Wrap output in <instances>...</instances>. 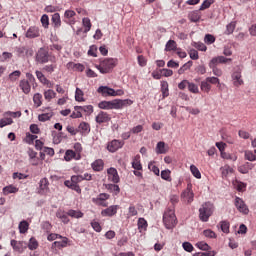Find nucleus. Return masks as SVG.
Here are the masks:
<instances>
[{
    "instance_id": "nucleus-13",
    "label": "nucleus",
    "mask_w": 256,
    "mask_h": 256,
    "mask_svg": "<svg viewBox=\"0 0 256 256\" xmlns=\"http://www.w3.org/2000/svg\"><path fill=\"white\" fill-rule=\"evenodd\" d=\"M40 35L39 27L32 26L26 31L25 37H27V39H35Z\"/></svg>"
},
{
    "instance_id": "nucleus-12",
    "label": "nucleus",
    "mask_w": 256,
    "mask_h": 256,
    "mask_svg": "<svg viewBox=\"0 0 256 256\" xmlns=\"http://www.w3.org/2000/svg\"><path fill=\"white\" fill-rule=\"evenodd\" d=\"M108 174V180L111 181L112 183H119L120 178H119V173L117 172V169L111 167L107 170Z\"/></svg>"
},
{
    "instance_id": "nucleus-33",
    "label": "nucleus",
    "mask_w": 256,
    "mask_h": 256,
    "mask_svg": "<svg viewBox=\"0 0 256 256\" xmlns=\"http://www.w3.org/2000/svg\"><path fill=\"white\" fill-rule=\"evenodd\" d=\"M238 171H239V173H242L243 175L249 173V171H251V163L247 162V163L241 165L240 167H238Z\"/></svg>"
},
{
    "instance_id": "nucleus-10",
    "label": "nucleus",
    "mask_w": 256,
    "mask_h": 256,
    "mask_svg": "<svg viewBox=\"0 0 256 256\" xmlns=\"http://www.w3.org/2000/svg\"><path fill=\"white\" fill-rule=\"evenodd\" d=\"M45 193H49V180L42 178L39 182L38 194L45 195Z\"/></svg>"
},
{
    "instance_id": "nucleus-50",
    "label": "nucleus",
    "mask_w": 256,
    "mask_h": 256,
    "mask_svg": "<svg viewBox=\"0 0 256 256\" xmlns=\"http://www.w3.org/2000/svg\"><path fill=\"white\" fill-rule=\"evenodd\" d=\"M196 247H198V249L201 251H209V249H211V246H209L207 242H198L196 243Z\"/></svg>"
},
{
    "instance_id": "nucleus-21",
    "label": "nucleus",
    "mask_w": 256,
    "mask_h": 256,
    "mask_svg": "<svg viewBox=\"0 0 256 256\" xmlns=\"http://www.w3.org/2000/svg\"><path fill=\"white\" fill-rule=\"evenodd\" d=\"M51 21L54 29H59V27H61V15L59 13H54Z\"/></svg>"
},
{
    "instance_id": "nucleus-16",
    "label": "nucleus",
    "mask_w": 256,
    "mask_h": 256,
    "mask_svg": "<svg viewBox=\"0 0 256 256\" xmlns=\"http://www.w3.org/2000/svg\"><path fill=\"white\" fill-rule=\"evenodd\" d=\"M19 87L25 95H29L31 93V84L29 83V80L22 79L19 82Z\"/></svg>"
},
{
    "instance_id": "nucleus-14",
    "label": "nucleus",
    "mask_w": 256,
    "mask_h": 256,
    "mask_svg": "<svg viewBox=\"0 0 256 256\" xmlns=\"http://www.w3.org/2000/svg\"><path fill=\"white\" fill-rule=\"evenodd\" d=\"M117 209H119V206L112 205V206L102 210L101 215H102V217H113V215L117 214Z\"/></svg>"
},
{
    "instance_id": "nucleus-24",
    "label": "nucleus",
    "mask_w": 256,
    "mask_h": 256,
    "mask_svg": "<svg viewBox=\"0 0 256 256\" xmlns=\"http://www.w3.org/2000/svg\"><path fill=\"white\" fill-rule=\"evenodd\" d=\"M19 188L13 185H8L3 188V195H11V193H18Z\"/></svg>"
},
{
    "instance_id": "nucleus-31",
    "label": "nucleus",
    "mask_w": 256,
    "mask_h": 256,
    "mask_svg": "<svg viewBox=\"0 0 256 256\" xmlns=\"http://www.w3.org/2000/svg\"><path fill=\"white\" fill-rule=\"evenodd\" d=\"M56 217L58 219H61L62 223H69V216H67V214H65V212L61 211V210H58L56 212Z\"/></svg>"
},
{
    "instance_id": "nucleus-29",
    "label": "nucleus",
    "mask_w": 256,
    "mask_h": 256,
    "mask_svg": "<svg viewBox=\"0 0 256 256\" xmlns=\"http://www.w3.org/2000/svg\"><path fill=\"white\" fill-rule=\"evenodd\" d=\"M177 42L175 40H169L165 45V51H177Z\"/></svg>"
},
{
    "instance_id": "nucleus-34",
    "label": "nucleus",
    "mask_w": 256,
    "mask_h": 256,
    "mask_svg": "<svg viewBox=\"0 0 256 256\" xmlns=\"http://www.w3.org/2000/svg\"><path fill=\"white\" fill-rule=\"evenodd\" d=\"M106 189L111 193H114V195H119V192L121 191L119 185L116 184H108L106 185Z\"/></svg>"
},
{
    "instance_id": "nucleus-22",
    "label": "nucleus",
    "mask_w": 256,
    "mask_h": 256,
    "mask_svg": "<svg viewBox=\"0 0 256 256\" xmlns=\"http://www.w3.org/2000/svg\"><path fill=\"white\" fill-rule=\"evenodd\" d=\"M10 245L14 249V251H17V253L23 252V242H19L17 240H11Z\"/></svg>"
},
{
    "instance_id": "nucleus-23",
    "label": "nucleus",
    "mask_w": 256,
    "mask_h": 256,
    "mask_svg": "<svg viewBox=\"0 0 256 256\" xmlns=\"http://www.w3.org/2000/svg\"><path fill=\"white\" fill-rule=\"evenodd\" d=\"M104 165L105 163L101 159H98L91 164V167L93 171L99 172L103 169Z\"/></svg>"
},
{
    "instance_id": "nucleus-49",
    "label": "nucleus",
    "mask_w": 256,
    "mask_h": 256,
    "mask_svg": "<svg viewBox=\"0 0 256 256\" xmlns=\"http://www.w3.org/2000/svg\"><path fill=\"white\" fill-rule=\"evenodd\" d=\"M7 125H13L12 118H4L0 120V129H3V127H7Z\"/></svg>"
},
{
    "instance_id": "nucleus-62",
    "label": "nucleus",
    "mask_w": 256,
    "mask_h": 256,
    "mask_svg": "<svg viewBox=\"0 0 256 256\" xmlns=\"http://www.w3.org/2000/svg\"><path fill=\"white\" fill-rule=\"evenodd\" d=\"M148 169H150L151 171H153L154 175L159 176V173H160L159 167L155 166V164H153V162H150V163L148 164Z\"/></svg>"
},
{
    "instance_id": "nucleus-26",
    "label": "nucleus",
    "mask_w": 256,
    "mask_h": 256,
    "mask_svg": "<svg viewBox=\"0 0 256 256\" xmlns=\"http://www.w3.org/2000/svg\"><path fill=\"white\" fill-rule=\"evenodd\" d=\"M67 243H69V238H63L62 241H55L52 244V247H57L58 249H63L67 247Z\"/></svg>"
},
{
    "instance_id": "nucleus-37",
    "label": "nucleus",
    "mask_w": 256,
    "mask_h": 256,
    "mask_svg": "<svg viewBox=\"0 0 256 256\" xmlns=\"http://www.w3.org/2000/svg\"><path fill=\"white\" fill-rule=\"evenodd\" d=\"M35 73H36L37 79L40 81V83H42V85H44V83H49V79L45 77V74H43V72L36 70Z\"/></svg>"
},
{
    "instance_id": "nucleus-40",
    "label": "nucleus",
    "mask_w": 256,
    "mask_h": 256,
    "mask_svg": "<svg viewBox=\"0 0 256 256\" xmlns=\"http://www.w3.org/2000/svg\"><path fill=\"white\" fill-rule=\"evenodd\" d=\"M82 24H83V27H85L84 33H89V31H91V19L83 18Z\"/></svg>"
},
{
    "instance_id": "nucleus-25",
    "label": "nucleus",
    "mask_w": 256,
    "mask_h": 256,
    "mask_svg": "<svg viewBox=\"0 0 256 256\" xmlns=\"http://www.w3.org/2000/svg\"><path fill=\"white\" fill-rule=\"evenodd\" d=\"M74 109H79L80 113L83 111L87 115H91L93 113V106L92 105H86V106H75Z\"/></svg>"
},
{
    "instance_id": "nucleus-38",
    "label": "nucleus",
    "mask_w": 256,
    "mask_h": 256,
    "mask_svg": "<svg viewBox=\"0 0 256 256\" xmlns=\"http://www.w3.org/2000/svg\"><path fill=\"white\" fill-rule=\"evenodd\" d=\"M51 117H53V112L43 113L38 115V120L45 123V121H49Z\"/></svg>"
},
{
    "instance_id": "nucleus-7",
    "label": "nucleus",
    "mask_w": 256,
    "mask_h": 256,
    "mask_svg": "<svg viewBox=\"0 0 256 256\" xmlns=\"http://www.w3.org/2000/svg\"><path fill=\"white\" fill-rule=\"evenodd\" d=\"M235 207L240 213H243V215H249V208L247 207V204H245V201L240 197L235 198Z\"/></svg>"
},
{
    "instance_id": "nucleus-44",
    "label": "nucleus",
    "mask_w": 256,
    "mask_h": 256,
    "mask_svg": "<svg viewBox=\"0 0 256 256\" xmlns=\"http://www.w3.org/2000/svg\"><path fill=\"white\" fill-rule=\"evenodd\" d=\"M39 247V242H37V239L35 238H30L29 243H28V248L30 251H35Z\"/></svg>"
},
{
    "instance_id": "nucleus-51",
    "label": "nucleus",
    "mask_w": 256,
    "mask_h": 256,
    "mask_svg": "<svg viewBox=\"0 0 256 256\" xmlns=\"http://www.w3.org/2000/svg\"><path fill=\"white\" fill-rule=\"evenodd\" d=\"M203 235L205 237H208V239H216L217 238V234H215V232L211 229L204 230Z\"/></svg>"
},
{
    "instance_id": "nucleus-56",
    "label": "nucleus",
    "mask_w": 256,
    "mask_h": 256,
    "mask_svg": "<svg viewBox=\"0 0 256 256\" xmlns=\"http://www.w3.org/2000/svg\"><path fill=\"white\" fill-rule=\"evenodd\" d=\"M107 199H109V194L107 193H101L98 195V197L96 198H92V201H107Z\"/></svg>"
},
{
    "instance_id": "nucleus-6",
    "label": "nucleus",
    "mask_w": 256,
    "mask_h": 256,
    "mask_svg": "<svg viewBox=\"0 0 256 256\" xmlns=\"http://www.w3.org/2000/svg\"><path fill=\"white\" fill-rule=\"evenodd\" d=\"M242 71L243 69H241V66H236L234 72L232 73V81L235 87H240V85H243V78H241Z\"/></svg>"
},
{
    "instance_id": "nucleus-45",
    "label": "nucleus",
    "mask_w": 256,
    "mask_h": 256,
    "mask_svg": "<svg viewBox=\"0 0 256 256\" xmlns=\"http://www.w3.org/2000/svg\"><path fill=\"white\" fill-rule=\"evenodd\" d=\"M193 65V61H188L187 63H185L179 70H178V74L179 75H183V73H185L187 71V69H191V66Z\"/></svg>"
},
{
    "instance_id": "nucleus-43",
    "label": "nucleus",
    "mask_w": 256,
    "mask_h": 256,
    "mask_svg": "<svg viewBox=\"0 0 256 256\" xmlns=\"http://www.w3.org/2000/svg\"><path fill=\"white\" fill-rule=\"evenodd\" d=\"M220 171L222 173V177H227V175H229V173H233V168H231V166H229V165H225L220 168Z\"/></svg>"
},
{
    "instance_id": "nucleus-20",
    "label": "nucleus",
    "mask_w": 256,
    "mask_h": 256,
    "mask_svg": "<svg viewBox=\"0 0 256 256\" xmlns=\"http://www.w3.org/2000/svg\"><path fill=\"white\" fill-rule=\"evenodd\" d=\"M188 19L192 23H198V21L201 20V13L199 12V10L191 11L188 14Z\"/></svg>"
},
{
    "instance_id": "nucleus-47",
    "label": "nucleus",
    "mask_w": 256,
    "mask_h": 256,
    "mask_svg": "<svg viewBox=\"0 0 256 256\" xmlns=\"http://www.w3.org/2000/svg\"><path fill=\"white\" fill-rule=\"evenodd\" d=\"M161 89L163 97H169V83H167V81L162 82Z\"/></svg>"
},
{
    "instance_id": "nucleus-2",
    "label": "nucleus",
    "mask_w": 256,
    "mask_h": 256,
    "mask_svg": "<svg viewBox=\"0 0 256 256\" xmlns=\"http://www.w3.org/2000/svg\"><path fill=\"white\" fill-rule=\"evenodd\" d=\"M215 211V206L211 202H206L201 205L199 208V219L202 221V223H207L209 221V217L213 215V212Z\"/></svg>"
},
{
    "instance_id": "nucleus-4",
    "label": "nucleus",
    "mask_w": 256,
    "mask_h": 256,
    "mask_svg": "<svg viewBox=\"0 0 256 256\" xmlns=\"http://www.w3.org/2000/svg\"><path fill=\"white\" fill-rule=\"evenodd\" d=\"M117 65V60L113 58H106L96 66V69L102 74L109 73Z\"/></svg>"
},
{
    "instance_id": "nucleus-18",
    "label": "nucleus",
    "mask_w": 256,
    "mask_h": 256,
    "mask_svg": "<svg viewBox=\"0 0 256 256\" xmlns=\"http://www.w3.org/2000/svg\"><path fill=\"white\" fill-rule=\"evenodd\" d=\"M97 91L101 93L103 97H113V93H115V89L107 86H100Z\"/></svg>"
},
{
    "instance_id": "nucleus-48",
    "label": "nucleus",
    "mask_w": 256,
    "mask_h": 256,
    "mask_svg": "<svg viewBox=\"0 0 256 256\" xmlns=\"http://www.w3.org/2000/svg\"><path fill=\"white\" fill-rule=\"evenodd\" d=\"M83 90H81L80 88H76V91H75V99L76 101L80 102L81 101H85V98H83Z\"/></svg>"
},
{
    "instance_id": "nucleus-42",
    "label": "nucleus",
    "mask_w": 256,
    "mask_h": 256,
    "mask_svg": "<svg viewBox=\"0 0 256 256\" xmlns=\"http://www.w3.org/2000/svg\"><path fill=\"white\" fill-rule=\"evenodd\" d=\"M67 215H69V217H74V219H81V217H83V212L77 210H69Z\"/></svg>"
},
{
    "instance_id": "nucleus-17",
    "label": "nucleus",
    "mask_w": 256,
    "mask_h": 256,
    "mask_svg": "<svg viewBox=\"0 0 256 256\" xmlns=\"http://www.w3.org/2000/svg\"><path fill=\"white\" fill-rule=\"evenodd\" d=\"M77 129L78 133H81L84 137L87 136L88 133H91V125L87 122H81Z\"/></svg>"
},
{
    "instance_id": "nucleus-15",
    "label": "nucleus",
    "mask_w": 256,
    "mask_h": 256,
    "mask_svg": "<svg viewBox=\"0 0 256 256\" xmlns=\"http://www.w3.org/2000/svg\"><path fill=\"white\" fill-rule=\"evenodd\" d=\"M96 123L101 125V123H109L111 121V116L107 112L101 111L97 116H96Z\"/></svg>"
},
{
    "instance_id": "nucleus-57",
    "label": "nucleus",
    "mask_w": 256,
    "mask_h": 256,
    "mask_svg": "<svg viewBox=\"0 0 256 256\" xmlns=\"http://www.w3.org/2000/svg\"><path fill=\"white\" fill-rule=\"evenodd\" d=\"M233 31H235V24L231 22L226 26L225 35H231Z\"/></svg>"
},
{
    "instance_id": "nucleus-39",
    "label": "nucleus",
    "mask_w": 256,
    "mask_h": 256,
    "mask_svg": "<svg viewBox=\"0 0 256 256\" xmlns=\"http://www.w3.org/2000/svg\"><path fill=\"white\" fill-rule=\"evenodd\" d=\"M200 89L201 91H204V93H209V91H211V84L207 82V79L201 82Z\"/></svg>"
},
{
    "instance_id": "nucleus-59",
    "label": "nucleus",
    "mask_w": 256,
    "mask_h": 256,
    "mask_svg": "<svg viewBox=\"0 0 256 256\" xmlns=\"http://www.w3.org/2000/svg\"><path fill=\"white\" fill-rule=\"evenodd\" d=\"M188 90L190 91V93H199V86H197V84L195 83H188Z\"/></svg>"
},
{
    "instance_id": "nucleus-28",
    "label": "nucleus",
    "mask_w": 256,
    "mask_h": 256,
    "mask_svg": "<svg viewBox=\"0 0 256 256\" xmlns=\"http://www.w3.org/2000/svg\"><path fill=\"white\" fill-rule=\"evenodd\" d=\"M33 103L36 107H41L43 105V95L41 93L34 94Z\"/></svg>"
},
{
    "instance_id": "nucleus-64",
    "label": "nucleus",
    "mask_w": 256,
    "mask_h": 256,
    "mask_svg": "<svg viewBox=\"0 0 256 256\" xmlns=\"http://www.w3.org/2000/svg\"><path fill=\"white\" fill-rule=\"evenodd\" d=\"M217 253L215 251H209V252H199L195 253L194 256H215Z\"/></svg>"
},
{
    "instance_id": "nucleus-27",
    "label": "nucleus",
    "mask_w": 256,
    "mask_h": 256,
    "mask_svg": "<svg viewBox=\"0 0 256 256\" xmlns=\"http://www.w3.org/2000/svg\"><path fill=\"white\" fill-rule=\"evenodd\" d=\"M156 153L157 155H165L167 153V149H165V142H158L156 145Z\"/></svg>"
},
{
    "instance_id": "nucleus-46",
    "label": "nucleus",
    "mask_w": 256,
    "mask_h": 256,
    "mask_svg": "<svg viewBox=\"0 0 256 256\" xmlns=\"http://www.w3.org/2000/svg\"><path fill=\"white\" fill-rule=\"evenodd\" d=\"M190 171H191L192 175L194 177H196V179H201V172L199 171V168H197V166L191 165Z\"/></svg>"
},
{
    "instance_id": "nucleus-41",
    "label": "nucleus",
    "mask_w": 256,
    "mask_h": 256,
    "mask_svg": "<svg viewBox=\"0 0 256 256\" xmlns=\"http://www.w3.org/2000/svg\"><path fill=\"white\" fill-rule=\"evenodd\" d=\"M19 77H21V71H19V70H15L9 74V80L12 83H15V81H17V79H19Z\"/></svg>"
},
{
    "instance_id": "nucleus-19",
    "label": "nucleus",
    "mask_w": 256,
    "mask_h": 256,
    "mask_svg": "<svg viewBox=\"0 0 256 256\" xmlns=\"http://www.w3.org/2000/svg\"><path fill=\"white\" fill-rule=\"evenodd\" d=\"M65 161H71L72 159H76V161H79L81 159V155H77L75 151L73 150H67L64 155Z\"/></svg>"
},
{
    "instance_id": "nucleus-1",
    "label": "nucleus",
    "mask_w": 256,
    "mask_h": 256,
    "mask_svg": "<svg viewBox=\"0 0 256 256\" xmlns=\"http://www.w3.org/2000/svg\"><path fill=\"white\" fill-rule=\"evenodd\" d=\"M133 100L131 99H115L112 101H102L98 104L99 109H123L124 107H131Z\"/></svg>"
},
{
    "instance_id": "nucleus-8",
    "label": "nucleus",
    "mask_w": 256,
    "mask_h": 256,
    "mask_svg": "<svg viewBox=\"0 0 256 256\" xmlns=\"http://www.w3.org/2000/svg\"><path fill=\"white\" fill-rule=\"evenodd\" d=\"M15 53L18 57H32L33 49L27 48L25 46H20L15 48Z\"/></svg>"
},
{
    "instance_id": "nucleus-61",
    "label": "nucleus",
    "mask_w": 256,
    "mask_h": 256,
    "mask_svg": "<svg viewBox=\"0 0 256 256\" xmlns=\"http://www.w3.org/2000/svg\"><path fill=\"white\" fill-rule=\"evenodd\" d=\"M220 228L223 233H229V222L228 221H221Z\"/></svg>"
},
{
    "instance_id": "nucleus-35",
    "label": "nucleus",
    "mask_w": 256,
    "mask_h": 256,
    "mask_svg": "<svg viewBox=\"0 0 256 256\" xmlns=\"http://www.w3.org/2000/svg\"><path fill=\"white\" fill-rule=\"evenodd\" d=\"M67 67H68V68H71V67H72V69H75L76 71H80V72L85 71V66H84L83 64H80V63L75 64V63H73V62H69V63L67 64Z\"/></svg>"
},
{
    "instance_id": "nucleus-32",
    "label": "nucleus",
    "mask_w": 256,
    "mask_h": 256,
    "mask_svg": "<svg viewBox=\"0 0 256 256\" xmlns=\"http://www.w3.org/2000/svg\"><path fill=\"white\" fill-rule=\"evenodd\" d=\"M132 167L133 169H135L136 171H142L143 170V166L141 165V161L139 160V155H137L132 162Z\"/></svg>"
},
{
    "instance_id": "nucleus-53",
    "label": "nucleus",
    "mask_w": 256,
    "mask_h": 256,
    "mask_svg": "<svg viewBox=\"0 0 256 256\" xmlns=\"http://www.w3.org/2000/svg\"><path fill=\"white\" fill-rule=\"evenodd\" d=\"M192 46L198 49V51H207V46H205L203 42H193Z\"/></svg>"
},
{
    "instance_id": "nucleus-11",
    "label": "nucleus",
    "mask_w": 256,
    "mask_h": 256,
    "mask_svg": "<svg viewBox=\"0 0 256 256\" xmlns=\"http://www.w3.org/2000/svg\"><path fill=\"white\" fill-rule=\"evenodd\" d=\"M195 197V194L193 193V190L191 188L187 187L182 194H181V200L186 201L188 204L193 203V198Z\"/></svg>"
},
{
    "instance_id": "nucleus-3",
    "label": "nucleus",
    "mask_w": 256,
    "mask_h": 256,
    "mask_svg": "<svg viewBox=\"0 0 256 256\" xmlns=\"http://www.w3.org/2000/svg\"><path fill=\"white\" fill-rule=\"evenodd\" d=\"M163 223L166 229H173L177 225V217L175 216V210L168 209L163 215Z\"/></svg>"
},
{
    "instance_id": "nucleus-30",
    "label": "nucleus",
    "mask_w": 256,
    "mask_h": 256,
    "mask_svg": "<svg viewBox=\"0 0 256 256\" xmlns=\"http://www.w3.org/2000/svg\"><path fill=\"white\" fill-rule=\"evenodd\" d=\"M55 97H57V93H55L54 90H46L44 91V99L46 101H51V99H55Z\"/></svg>"
},
{
    "instance_id": "nucleus-55",
    "label": "nucleus",
    "mask_w": 256,
    "mask_h": 256,
    "mask_svg": "<svg viewBox=\"0 0 256 256\" xmlns=\"http://www.w3.org/2000/svg\"><path fill=\"white\" fill-rule=\"evenodd\" d=\"M221 157L223 159H229L230 161H237V155L222 152Z\"/></svg>"
},
{
    "instance_id": "nucleus-58",
    "label": "nucleus",
    "mask_w": 256,
    "mask_h": 256,
    "mask_svg": "<svg viewBox=\"0 0 256 256\" xmlns=\"http://www.w3.org/2000/svg\"><path fill=\"white\" fill-rule=\"evenodd\" d=\"M215 41V36L211 34H206L204 37V43L207 45H213V42Z\"/></svg>"
},
{
    "instance_id": "nucleus-52",
    "label": "nucleus",
    "mask_w": 256,
    "mask_h": 256,
    "mask_svg": "<svg viewBox=\"0 0 256 256\" xmlns=\"http://www.w3.org/2000/svg\"><path fill=\"white\" fill-rule=\"evenodd\" d=\"M161 179H164V181H171V170H163L161 172Z\"/></svg>"
},
{
    "instance_id": "nucleus-9",
    "label": "nucleus",
    "mask_w": 256,
    "mask_h": 256,
    "mask_svg": "<svg viewBox=\"0 0 256 256\" xmlns=\"http://www.w3.org/2000/svg\"><path fill=\"white\" fill-rule=\"evenodd\" d=\"M125 145V142L121 140H112L108 143L107 149L110 153H115L116 151H119L123 146Z\"/></svg>"
},
{
    "instance_id": "nucleus-36",
    "label": "nucleus",
    "mask_w": 256,
    "mask_h": 256,
    "mask_svg": "<svg viewBox=\"0 0 256 256\" xmlns=\"http://www.w3.org/2000/svg\"><path fill=\"white\" fill-rule=\"evenodd\" d=\"M18 228H19L20 233H22V234L27 233V231H29V223L27 221L23 220L19 223Z\"/></svg>"
},
{
    "instance_id": "nucleus-63",
    "label": "nucleus",
    "mask_w": 256,
    "mask_h": 256,
    "mask_svg": "<svg viewBox=\"0 0 256 256\" xmlns=\"http://www.w3.org/2000/svg\"><path fill=\"white\" fill-rule=\"evenodd\" d=\"M245 159H247V161H256V156L252 151H245Z\"/></svg>"
},
{
    "instance_id": "nucleus-60",
    "label": "nucleus",
    "mask_w": 256,
    "mask_h": 256,
    "mask_svg": "<svg viewBox=\"0 0 256 256\" xmlns=\"http://www.w3.org/2000/svg\"><path fill=\"white\" fill-rule=\"evenodd\" d=\"M138 229L140 230L147 229V220H145V218L138 219Z\"/></svg>"
},
{
    "instance_id": "nucleus-5",
    "label": "nucleus",
    "mask_w": 256,
    "mask_h": 256,
    "mask_svg": "<svg viewBox=\"0 0 256 256\" xmlns=\"http://www.w3.org/2000/svg\"><path fill=\"white\" fill-rule=\"evenodd\" d=\"M35 61L40 65H45V63H49V50H47L46 48H40L36 52Z\"/></svg>"
},
{
    "instance_id": "nucleus-54",
    "label": "nucleus",
    "mask_w": 256,
    "mask_h": 256,
    "mask_svg": "<svg viewBox=\"0 0 256 256\" xmlns=\"http://www.w3.org/2000/svg\"><path fill=\"white\" fill-rule=\"evenodd\" d=\"M41 23L44 29H49V16L47 14L42 15Z\"/></svg>"
}]
</instances>
